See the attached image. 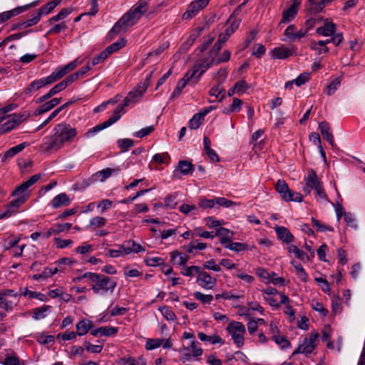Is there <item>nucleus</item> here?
<instances>
[{"label":"nucleus","mask_w":365,"mask_h":365,"mask_svg":"<svg viewBox=\"0 0 365 365\" xmlns=\"http://www.w3.org/2000/svg\"><path fill=\"white\" fill-rule=\"evenodd\" d=\"M153 71L150 72L147 76L145 81L143 83H140L138 84L135 88H133L131 91H130L128 96L125 98L123 101V105H118L116 109L114 111L113 115L110 117L107 120L101 123L99 125H96L93 128L88 130L85 133V137L90 138L93 136L96 133L110 126L115 122H117L121 117L120 113L123 112L124 108L128 106L131 103H135L138 102L143 96L144 93L148 88L149 86V80L152 77Z\"/></svg>","instance_id":"nucleus-1"},{"label":"nucleus","mask_w":365,"mask_h":365,"mask_svg":"<svg viewBox=\"0 0 365 365\" xmlns=\"http://www.w3.org/2000/svg\"><path fill=\"white\" fill-rule=\"evenodd\" d=\"M53 134L43 138L40 149L43 153L58 150L65 143H71L77 135V130L67 123H59L53 128Z\"/></svg>","instance_id":"nucleus-2"},{"label":"nucleus","mask_w":365,"mask_h":365,"mask_svg":"<svg viewBox=\"0 0 365 365\" xmlns=\"http://www.w3.org/2000/svg\"><path fill=\"white\" fill-rule=\"evenodd\" d=\"M148 10V1L145 0L138 1L114 24L110 31V34H117L122 31H125L128 27L135 24Z\"/></svg>","instance_id":"nucleus-3"},{"label":"nucleus","mask_w":365,"mask_h":365,"mask_svg":"<svg viewBox=\"0 0 365 365\" xmlns=\"http://www.w3.org/2000/svg\"><path fill=\"white\" fill-rule=\"evenodd\" d=\"M86 279L90 283L91 289L97 294L113 293L117 285V282L110 277L94 272H86L77 278V279Z\"/></svg>","instance_id":"nucleus-4"},{"label":"nucleus","mask_w":365,"mask_h":365,"mask_svg":"<svg viewBox=\"0 0 365 365\" xmlns=\"http://www.w3.org/2000/svg\"><path fill=\"white\" fill-rule=\"evenodd\" d=\"M29 116L30 113L26 110L8 115L7 120L0 127V133H5L16 128L22 122L26 120Z\"/></svg>","instance_id":"nucleus-5"},{"label":"nucleus","mask_w":365,"mask_h":365,"mask_svg":"<svg viewBox=\"0 0 365 365\" xmlns=\"http://www.w3.org/2000/svg\"><path fill=\"white\" fill-rule=\"evenodd\" d=\"M227 330L232 336V338L237 346L242 347L244 344V334L246 331L245 325L239 322H232L229 324Z\"/></svg>","instance_id":"nucleus-6"},{"label":"nucleus","mask_w":365,"mask_h":365,"mask_svg":"<svg viewBox=\"0 0 365 365\" xmlns=\"http://www.w3.org/2000/svg\"><path fill=\"white\" fill-rule=\"evenodd\" d=\"M213 64H215V57H209L202 59L199 63L194 65L192 69L187 71L189 75L188 77L196 78L195 83H197L199 78Z\"/></svg>","instance_id":"nucleus-7"},{"label":"nucleus","mask_w":365,"mask_h":365,"mask_svg":"<svg viewBox=\"0 0 365 365\" xmlns=\"http://www.w3.org/2000/svg\"><path fill=\"white\" fill-rule=\"evenodd\" d=\"M318 337L319 334L317 331L311 332L309 338H305L303 343L297 347L292 354H304L307 355L312 353L317 346L316 341Z\"/></svg>","instance_id":"nucleus-8"},{"label":"nucleus","mask_w":365,"mask_h":365,"mask_svg":"<svg viewBox=\"0 0 365 365\" xmlns=\"http://www.w3.org/2000/svg\"><path fill=\"white\" fill-rule=\"evenodd\" d=\"M305 185L303 187L304 192L309 195L312 190H316L318 187L322 185V182L317 176V173L314 170H311L307 175L304 178Z\"/></svg>","instance_id":"nucleus-9"},{"label":"nucleus","mask_w":365,"mask_h":365,"mask_svg":"<svg viewBox=\"0 0 365 365\" xmlns=\"http://www.w3.org/2000/svg\"><path fill=\"white\" fill-rule=\"evenodd\" d=\"M210 0H196L192 1L187 10L183 14V19H187L195 16L198 11L204 9L208 4Z\"/></svg>","instance_id":"nucleus-10"},{"label":"nucleus","mask_w":365,"mask_h":365,"mask_svg":"<svg viewBox=\"0 0 365 365\" xmlns=\"http://www.w3.org/2000/svg\"><path fill=\"white\" fill-rule=\"evenodd\" d=\"M301 1L302 0L292 1V4L289 6V7L284 11L280 24L289 23L294 19L297 14L298 8L301 4Z\"/></svg>","instance_id":"nucleus-11"},{"label":"nucleus","mask_w":365,"mask_h":365,"mask_svg":"<svg viewBox=\"0 0 365 365\" xmlns=\"http://www.w3.org/2000/svg\"><path fill=\"white\" fill-rule=\"evenodd\" d=\"M38 1H34L31 4H27L22 6H18L12 10L4 11L0 14V23H4L6 21L10 19L11 17L16 16L26 10H27L30 6H34L38 4Z\"/></svg>","instance_id":"nucleus-12"},{"label":"nucleus","mask_w":365,"mask_h":365,"mask_svg":"<svg viewBox=\"0 0 365 365\" xmlns=\"http://www.w3.org/2000/svg\"><path fill=\"white\" fill-rule=\"evenodd\" d=\"M197 282L199 285L206 289H212L216 285V279L211 277L206 272H201L198 274Z\"/></svg>","instance_id":"nucleus-13"},{"label":"nucleus","mask_w":365,"mask_h":365,"mask_svg":"<svg viewBox=\"0 0 365 365\" xmlns=\"http://www.w3.org/2000/svg\"><path fill=\"white\" fill-rule=\"evenodd\" d=\"M284 35L290 41H296L299 40L300 38L304 37L306 34V31H303V29H300L299 30H297L296 26L294 24L289 25L284 32Z\"/></svg>","instance_id":"nucleus-14"},{"label":"nucleus","mask_w":365,"mask_h":365,"mask_svg":"<svg viewBox=\"0 0 365 365\" xmlns=\"http://www.w3.org/2000/svg\"><path fill=\"white\" fill-rule=\"evenodd\" d=\"M41 175V174H36L31 176L28 180L21 183L19 186H18L13 192L12 195L16 196L22 195L26 190L30 187L31 185H34L40 178Z\"/></svg>","instance_id":"nucleus-15"},{"label":"nucleus","mask_w":365,"mask_h":365,"mask_svg":"<svg viewBox=\"0 0 365 365\" xmlns=\"http://www.w3.org/2000/svg\"><path fill=\"white\" fill-rule=\"evenodd\" d=\"M275 189L284 201H291L292 190L289 188L287 183L284 180H278L275 185Z\"/></svg>","instance_id":"nucleus-16"},{"label":"nucleus","mask_w":365,"mask_h":365,"mask_svg":"<svg viewBox=\"0 0 365 365\" xmlns=\"http://www.w3.org/2000/svg\"><path fill=\"white\" fill-rule=\"evenodd\" d=\"M118 328L113 327H101L96 329H92L91 334L96 337L98 336H110L116 334Z\"/></svg>","instance_id":"nucleus-17"},{"label":"nucleus","mask_w":365,"mask_h":365,"mask_svg":"<svg viewBox=\"0 0 365 365\" xmlns=\"http://www.w3.org/2000/svg\"><path fill=\"white\" fill-rule=\"evenodd\" d=\"M215 237H220V242L222 245L228 244L232 241V237L233 235V232L225 227L217 228L215 232H214Z\"/></svg>","instance_id":"nucleus-18"},{"label":"nucleus","mask_w":365,"mask_h":365,"mask_svg":"<svg viewBox=\"0 0 365 365\" xmlns=\"http://www.w3.org/2000/svg\"><path fill=\"white\" fill-rule=\"evenodd\" d=\"M274 230L277 235V237L284 242L289 244L294 240L293 235L285 227L277 226L274 228Z\"/></svg>","instance_id":"nucleus-19"},{"label":"nucleus","mask_w":365,"mask_h":365,"mask_svg":"<svg viewBox=\"0 0 365 365\" xmlns=\"http://www.w3.org/2000/svg\"><path fill=\"white\" fill-rule=\"evenodd\" d=\"M120 249H123L124 255H129L132 252L139 253L145 251V248L134 241H128L126 243L120 245Z\"/></svg>","instance_id":"nucleus-20"},{"label":"nucleus","mask_w":365,"mask_h":365,"mask_svg":"<svg viewBox=\"0 0 365 365\" xmlns=\"http://www.w3.org/2000/svg\"><path fill=\"white\" fill-rule=\"evenodd\" d=\"M93 328V322L86 319L79 321L76 325V332L78 336H83L86 334Z\"/></svg>","instance_id":"nucleus-21"},{"label":"nucleus","mask_w":365,"mask_h":365,"mask_svg":"<svg viewBox=\"0 0 365 365\" xmlns=\"http://www.w3.org/2000/svg\"><path fill=\"white\" fill-rule=\"evenodd\" d=\"M319 129L324 139L331 145L334 146V136L330 131L329 124L327 121H322L319 124Z\"/></svg>","instance_id":"nucleus-22"},{"label":"nucleus","mask_w":365,"mask_h":365,"mask_svg":"<svg viewBox=\"0 0 365 365\" xmlns=\"http://www.w3.org/2000/svg\"><path fill=\"white\" fill-rule=\"evenodd\" d=\"M336 31V25L332 22H326L324 26L318 27L316 33L323 36H331Z\"/></svg>","instance_id":"nucleus-23"},{"label":"nucleus","mask_w":365,"mask_h":365,"mask_svg":"<svg viewBox=\"0 0 365 365\" xmlns=\"http://www.w3.org/2000/svg\"><path fill=\"white\" fill-rule=\"evenodd\" d=\"M60 102H61V98H54L52 100H51L50 101L45 103L43 105H41V106H39L38 108H37L35 111V114L36 115H41L44 113H46V112L49 111L50 110H51L52 108H53L59 104Z\"/></svg>","instance_id":"nucleus-24"},{"label":"nucleus","mask_w":365,"mask_h":365,"mask_svg":"<svg viewBox=\"0 0 365 365\" xmlns=\"http://www.w3.org/2000/svg\"><path fill=\"white\" fill-rule=\"evenodd\" d=\"M71 204V199L66 193L57 195L51 201V205L54 208L61 206H68Z\"/></svg>","instance_id":"nucleus-25"},{"label":"nucleus","mask_w":365,"mask_h":365,"mask_svg":"<svg viewBox=\"0 0 365 365\" xmlns=\"http://www.w3.org/2000/svg\"><path fill=\"white\" fill-rule=\"evenodd\" d=\"M272 58L277 59H285L292 55V52L284 45H282L279 47L274 48L272 51Z\"/></svg>","instance_id":"nucleus-26"},{"label":"nucleus","mask_w":365,"mask_h":365,"mask_svg":"<svg viewBox=\"0 0 365 365\" xmlns=\"http://www.w3.org/2000/svg\"><path fill=\"white\" fill-rule=\"evenodd\" d=\"M188 72H187L185 76L178 81L177 86L172 93L173 98L178 97L188 82L193 79L192 77H188Z\"/></svg>","instance_id":"nucleus-27"},{"label":"nucleus","mask_w":365,"mask_h":365,"mask_svg":"<svg viewBox=\"0 0 365 365\" xmlns=\"http://www.w3.org/2000/svg\"><path fill=\"white\" fill-rule=\"evenodd\" d=\"M28 146V143H22L16 146H14L9 149L2 157L1 160L6 161L8 158H11L19 153L21 152L26 147Z\"/></svg>","instance_id":"nucleus-28"},{"label":"nucleus","mask_w":365,"mask_h":365,"mask_svg":"<svg viewBox=\"0 0 365 365\" xmlns=\"http://www.w3.org/2000/svg\"><path fill=\"white\" fill-rule=\"evenodd\" d=\"M209 94L215 96L219 102H222L226 98V91L221 84H217L210 88Z\"/></svg>","instance_id":"nucleus-29"},{"label":"nucleus","mask_w":365,"mask_h":365,"mask_svg":"<svg viewBox=\"0 0 365 365\" xmlns=\"http://www.w3.org/2000/svg\"><path fill=\"white\" fill-rule=\"evenodd\" d=\"M120 171V168L117 167L115 168H106L98 171L96 175L100 178L101 182H104L106 179L110 177L112 175H117Z\"/></svg>","instance_id":"nucleus-30"},{"label":"nucleus","mask_w":365,"mask_h":365,"mask_svg":"<svg viewBox=\"0 0 365 365\" xmlns=\"http://www.w3.org/2000/svg\"><path fill=\"white\" fill-rule=\"evenodd\" d=\"M61 0H53L47 3L46 4L41 6L37 12V14L41 18L43 15L48 14L52 10H53L59 4Z\"/></svg>","instance_id":"nucleus-31"},{"label":"nucleus","mask_w":365,"mask_h":365,"mask_svg":"<svg viewBox=\"0 0 365 365\" xmlns=\"http://www.w3.org/2000/svg\"><path fill=\"white\" fill-rule=\"evenodd\" d=\"M26 201V197L24 195L19 196L16 199L12 200L9 205L6 206V209L11 212V215L16 213L20 206L23 205Z\"/></svg>","instance_id":"nucleus-32"},{"label":"nucleus","mask_w":365,"mask_h":365,"mask_svg":"<svg viewBox=\"0 0 365 365\" xmlns=\"http://www.w3.org/2000/svg\"><path fill=\"white\" fill-rule=\"evenodd\" d=\"M188 256L178 251H174L170 254V260L176 264L183 265L188 260Z\"/></svg>","instance_id":"nucleus-33"},{"label":"nucleus","mask_w":365,"mask_h":365,"mask_svg":"<svg viewBox=\"0 0 365 365\" xmlns=\"http://www.w3.org/2000/svg\"><path fill=\"white\" fill-rule=\"evenodd\" d=\"M178 168L180 173L185 175L192 174L194 171V165L187 160H180Z\"/></svg>","instance_id":"nucleus-34"},{"label":"nucleus","mask_w":365,"mask_h":365,"mask_svg":"<svg viewBox=\"0 0 365 365\" xmlns=\"http://www.w3.org/2000/svg\"><path fill=\"white\" fill-rule=\"evenodd\" d=\"M44 81L42 78L35 80L32 81L26 88L24 89L25 94H31L32 92L36 91L42 87L45 86Z\"/></svg>","instance_id":"nucleus-35"},{"label":"nucleus","mask_w":365,"mask_h":365,"mask_svg":"<svg viewBox=\"0 0 365 365\" xmlns=\"http://www.w3.org/2000/svg\"><path fill=\"white\" fill-rule=\"evenodd\" d=\"M61 91H63V90L58 83L54 87H53L47 93H46L45 95L38 98L36 101V103H41L44 102L45 101H46L47 99L51 98L54 95L57 94L58 93L61 92Z\"/></svg>","instance_id":"nucleus-36"},{"label":"nucleus","mask_w":365,"mask_h":365,"mask_svg":"<svg viewBox=\"0 0 365 365\" xmlns=\"http://www.w3.org/2000/svg\"><path fill=\"white\" fill-rule=\"evenodd\" d=\"M242 101L239 98H234L232 104L228 108H225L222 113L226 115H230L232 113L238 112L241 109Z\"/></svg>","instance_id":"nucleus-37"},{"label":"nucleus","mask_w":365,"mask_h":365,"mask_svg":"<svg viewBox=\"0 0 365 365\" xmlns=\"http://www.w3.org/2000/svg\"><path fill=\"white\" fill-rule=\"evenodd\" d=\"M51 307L48 305H43L40 307L35 308L32 310V317L36 319H43L46 317V313L50 309Z\"/></svg>","instance_id":"nucleus-38"},{"label":"nucleus","mask_w":365,"mask_h":365,"mask_svg":"<svg viewBox=\"0 0 365 365\" xmlns=\"http://www.w3.org/2000/svg\"><path fill=\"white\" fill-rule=\"evenodd\" d=\"M63 76H64L63 75L59 68H57L56 71H53L51 75L46 78H43V80L44 81L45 85L46 86L60 80Z\"/></svg>","instance_id":"nucleus-39"},{"label":"nucleus","mask_w":365,"mask_h":365,"mask_svg":"<svg viewBox=\"0 0 365 365\" xmlns=\"http://www.w3.org/2000/svg\"><path fill=\"white\" fill-rule=\"evenodd\" d=\"M40 16L36 14L33 18L14 25V29L20 28H27L36 25L40 21Z\"/></svg>","instance_id":"nucleus-40"},{"label":"nucleus","mask_w":365,"mask_h":365,"mask_svg":"<svg viewBox=\"0 0 365 365\" xmlns=\"http://www.w3.org/2000/svg\"><path fill=\"white\" fill-rule=\"evenodd\" d=\"M106 219L103 217L97 216L90 220L89 225L87 227H93V229L103 227L106 224Z\"/></svg>","instance_id":"nucleus-41"},{"label":"nucleus","mask_w":365,"mask_h":365,"mask_svg":"<svg viewBox=\"0 0 365 365\" xmlns=\"http://www.w3.org/2000/svg\"><path fill=\"white\" fill-rule=\"evenodd\" d=\"M291 264L294 267L296 274L298 277L300 278L302 282H307L308 279L307 274L302 264L294 261L291 262Z\"/></svg>","instance_id":"nucleus-42"},{"label":"nucleus","mask_w":365,"mask_h":365,"mask_svg":"<svg viewBox=\"0 0 365 365\" xmlns=\"http://www.w3.org/2000/svg\"><path fill=\"white\" fill-rule=\"evenodd\" d=\"M204 120V117L200 113L195 114L189 121V127L191 129L198 128Z\"/></svg>","instance_id":"nucleus-43"},{"label":"nucleus","mask_w":365,"mask_h":365,"mask_svg":"<svg viewBox=\"0 0 365 365\" xmlns=\"http://www.w3.org/2000/svg\"><path fill=\"white\" fill-rule=\"evenodd\" d=\"M341 84V79L336 78L333 80L325 88L324 92L328 96H331L339 88Z\"/></svg>","instance_id":"nucleus-44"},{"label":"nucleus","mask_w":365,"mask_h":365,"mask_svg":"<svg viewBox=\"0 0 365 365\" xmlns=\"http://www.w3.org/2000/svg\"><path fill=\"white\" fill-rule=\"evenodd\" d=\"M159 311L168 321H175L177 319L175 314L169 307L163 306L160 307Z\"/></svg>","instance_id":"nucleus-45"},{"label":"nucleus","mask_w":365,"mask_h":365,"mask_svg":"<svg viewBox=\"0 0 365 365\" xmlns=\"http://www.w3.org/2000/svg\"><path fill=\"white\" fill-rule=\"evenodd\" d=\"M118 146L121 152L127 151L130 148L134 145V141L130 138L119 139L117 141Z\"/></svg>","instance_id":"nucleus-46"},{"label":"nucleus","mask_w":365,"mask_h":365,"mask_svg":"<svg viewBox=\"0 0 365 365\" xmlns=\"http://www.w3.org/2000/svg\"><path fill=\"white\" fill-rule=\"evenodd\" d=\"M272 339L277 344L279 345L282 349H286L291 346L290 342L284 336L274 334L272 335Z\"/></svg>","instance_id":"nucleus-47"},{"label":"nucleus","mask_w":365,"mask_h":365,"mask_svg":"<svg viewBox=\"0 0 365 365\" xmlns=\"http://www.w3.org/2000/svg\"><path fill=\"white\" fill-rule=\"evenodd\" d=\"M163 342V339H148L146 341L145 349L147 350H153L160 347Z\"/></svg>","instance_id":"nucleus-48"},{"label":"nucleus","mask_w":365,"mask_h":365,"mask_svg":"<svg viewBox=\"0 0 365 365\" xmlns=\"http://www.w3.org/2000/svg\"><path fill=\"white\" fill-rule=\"evenodd\" d=\"M179 210L182 213L185 215L190 213L196 215L198 212V207L195 205L183 204L180 207Z\"/></svg>","instance_id":"nucleus-49"},{"label":"nucleus","mask_w":365,"mask_h":365,"mask_svg":"<svg viewBox=\"0 0 365 365\" xmlns=\"http://www.w3.org/2000/svg\"><path fill=\"white\" fill-rule=\"evenodd\" d=\"M125 43H126V41L124 40L123 38H122L120 41L110 44L109 46H108L106 48V50L107 51V53H108L110 55L113 52H115V51L120 49L123 46H125Z\"/></svg>","instance_id":"nucleus-50"},{"label":"nucleus","mask_w":365,"mask_h":365,"mask_svg":"<svg viewBox=\"0 0 365 365\" xmlns=\"http://www.w3.org/2000/svg\"><path fill=\"white\" fill-rule=\"evenodd\" d=\"M193 295L196 299L200 301L203 304H210L213 299L212 295L204 294L200 292H195Z\"/></svg>","instance_id":"nucleus-51"},{"label":"nucleus","mask_w":365,"mask_h":365,"mask_svg":"<svg viewBox=\"0 0 365 365\" xmlns=\"http://www.w3.org/2000/svg\"><path fill=\"white\" fill-rule=\"evenodd\" d=\"M207 245L205 243L200 242L197 240L191 242L187 248V251L190 253L192 252L194 250H202L206 248Z\"/></svg>","instance_id":"nucleus-52"},{"label":"nucleus","mask_w":365,"mask_h":365,"mask_svg":"<svg viewBox=\"0 0 365 365\" xmlns=\"http://www.w3.org/2000/svg\"><path fill=\"white\" fill-rule=\"evenodd\" d=\"M194 233L196 236L205 239H213L215 237L214 232L205 231L201 227H196L194 230Z\"/></svg>","instance_id":"nucleus-53"},{"label":"nucleus","mask_w":365,"mask_h":365,"mask_svg":"<svg viewBox=\"0 0 365 365\" xmlns=\"http://www.w3.org/2000/svg\"><path fill=\"white\" fill-rule=\"evenodd\" d=\"M78 73L76 72L72 73L71 75L66 77L63 81H61L59 84L61 85L63 90H64L68 85L75 82L78 79Z\"/></svg>","instance_id":"nucleus-54"},{"label":"nucleus","mask_w":365,"mask_h":365,"mask_svg":"<svg viewBox=\"0 0 365 365\" xmlns=\"http://www.w3.org/2000/svg\"><path fill=\"white\" fill-rule=\"evenodd\" d=\"M227 76V71L225 68H220L216 73L214 74L213 78L217 82L218 84H222Z\"/></svg>","instance_id":"nucleus-55"},{"label":"nucleus","mask_w":365,"mask_h":365,"mask_svg":"<svg viewBox=\"0 0 365 365\" xmlns=\"http://www.w3.org/2000/svg\"><path fill=\"white\" fill-rule=\"evenodd\" d=\"M225 247L232 251L240 252L245 250L247 249V245L240 242H232L231 241L225 245Z\"/></svg>","instance_id":"nucleus-56"},{"label":"nucleus","mask_w":365,"mask_h":365,"mask_svg":"<svg viewBox=\"0 0 365 365\" xmlns=\"http://www.w3.org/2000/svg\"><path fill=\"white\" fill-rule=\"evenodd\" d=\"M109 56L110 54L107 53V51L105 49L103 51L101 52L98 55H97L92 59V66H96L99 64L100 63L106 60Z\"/></svg>","instance_id":"nucleus-57"},{"label":"nucleus","mask_w":365,"mask_h":365,"mask_svg":"<svg viewBox=\"0 0 365 365\" xmlns=\"http://www.w3.org/2000/svg\"><path fill=\"white\" fill-rule=\"evenodd\" d=\"M78 64L79 63L78 62V60L76 59L67 65L59 68V69L62 72L63 75L65 76L67 73L74 70L78 66Z\"/></svg>","instance_id":"nucleus-58"},{"label":"nucleus","mask_w":365,"mask_h":365,"mask_svg":"<svg viewBox=\"0 0 365 365\" xmlns=\"http://www.w3.org/2000/svg\"><path fill=\"white\" fill-rule=\"evenodd\" d=\"M84 345L85 349L91 353L98 354L103 349L102 345H94L88 341H85Z\"/></svg>","instance_id":"nucleus-59"},{"label":"nucleus","mask_w":365,"mask_h":365,"mask_svg":"<svg viewBox=\"0 0 365 365\" xmlns=\"http://www.w3.org/2000/svg\"><path fill=\"white\" fill-rule=\"evenodd\" d=\"M58 272H63V269H59L58 267H46L44 268L42 274L43 276V279H46L51 277L53 274H56Z\"/></svg>","instance_id":"nucleus-60"},{"label":"nucleus","mask_w":365,"mask_h":365,"mask_svg":"<svg viewBox=\"0 0 365 365\" xmlns=\"http://www.w3.org/2000/svg\"><path fill=\"white\" fill-rule=\"evenodd\" d=\"M234 86L238 94L245 93L250 88L248 83L244 80L236 82Z\"/></svg>","instance_id":"nucleus-61"},{"label":"nucleus","mask_w":365,"mask_h":365,"mask_svg":"<svg viewBox=\"0 0 365 365\" xmlns=\"http://www.w3.org/2000/svg\"><path fill=\"white\" fill-rule=\"evenodd\" d=\"M66 29H67L66 24L64 22H62V23H60V24H58L55 25L51 29H50L48 31L46 34L47 35H51V34H59L61 31L66 30Z\"/></svg>","instance_id":"nucleus-62"},{"label":"nucleus","mask_w":365,"mask_h":365,"mask_svg":"<svg viewBox=\"0 0 365 365\" xmlns=\"http://www.w3.org/2000/svg\"><path fill=\"white\" fill-rule=\"evenodd\" d=\"M215 39V36L209 34L204 37L203 43L199 47L200 51L201 53L204 52L208 46L213 42Z\"/></svg>","instance_id":"nucleus-63"},{"label":"nucleus","mask_w":365,"mask_h":365,"mask_svg":"<svg viewBox=\"0 0 365 365\" xmlns=\"http://www.w3.org/2000/svg\"><path fill=\"white\" fill-rule=\"evenodd\" d=\"M315 192L317 195L316 197L317 198V200H320L322 202H329L327 195L324 192L323 185L320 187H318V189L315 190Z\"/></svg>","instance_id":"nucleus-64"}]
</instances>
